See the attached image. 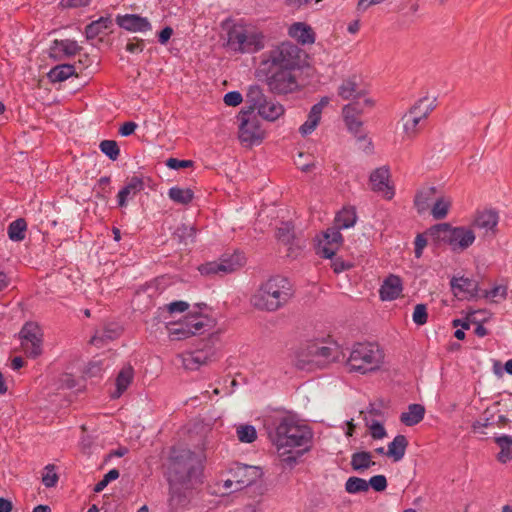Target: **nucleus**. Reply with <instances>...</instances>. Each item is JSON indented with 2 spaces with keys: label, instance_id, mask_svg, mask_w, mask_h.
<instances>
[{
  "label": "nucleus",
  "instance_id": "obj_1",
  "mask_svg": "<svg viewBox=\"0 0 512 512\" xmlns=\"http://www.w3.org/2000/svg\"><path fill=\"white\" fill-rule=\"evenodd\" d=\"M269 439L278 451L284 450L281 456L290 454L293 448L303 447L308 450L313 434L311 429L300 423L293 415H278L267 420Z\"/></svg>",
  "mask_w": 512,
  "mask_h": 512
},
{
  "label": "nucleus",
  "instance_id": "obj_2",
  "mask_svg": "<svg viewBox=\"0 0 512 512\" xmlns=\"http://www.w3.org/2000/svg\"><path fill=\"white\" fill-rule=\"evenodd\" d=\"M293 284L286 277L275 275L262 282L250 297L252 307L263 312H276L294 297Z\"/></svg>",
  "mask_w": 512,
  "mask_h": 512
},
{
  "label": "nucleus",
  "instance_id": "obj_3",
  "mask_svg": "<svg viewBox=\"0 0 512 512\" xmlns=\"http://www.w3.org/2000/svg\"><path fill=\"white\" fill-rule=\"evenodd\" d=\"M213 446L208 438H204L195 451L185 448H174L168 466L169 480L177 483L189 481L199 470L206 459V450Z\"/></svg>",
  "mask_w": 512,
  "mask_h": 512
},
{
  "label": "nucleus",
  "instance_id": "obj_4",
  "mask_svg": "<svg viewBox=\"0 0 512 512\" xmlns=\"http://www.w3.org/2000/svg\"><path fill=\"white\" fill-rule=\"evenodd\" d=\"M344 358L339 346L334 342H311L297 353L296 365L299 369L313 371L326 368Z\"/></svg>",
  "mask_w": 512,
  "mask_h": 512
},
{
  "label": "nucleus",
  "instance_id": "obj_5",
  "mask_svg": "<svg viewBox=\"0 0 512 512\" xmlns=\"http://www.w3.org/2000/svg\"><path fill=\"white\" fill-rule=\"evenodd\" d=\"M426 235L436 245H448L455 253L467 250L475 242L476 236L471 227H453L449 223H440L430 227Z\"/></svg>",
  "mask_w": 512,
  "mask_h": 512
},
{
  "label": "nucleus",
  "instance_id": "obj_6",
  "mask_svg": "<svg viewBox=\"0 0 512 512\" xmlns=\"http://www.w3.org/2000/svg\"><path fill=\"white\" fill-rule=\"evenodd\" d=\"M263 33L252 25L234 24L227 33V47L237 53H254L264 48Z\"/></svg>",
  "mask_w": 512,
  "mask_h": 512
},
{
  "label": "nucleus",
  "instance_id": "obj_7",
  "mask_svg": "<svg viewBox=\"0 0 512 512\" xmlns=\"http://www.w3.org/2000/svg\"><path fill=\"white\" fill-rule=\"evenodd\" d=\"M384 360V353L375 343L364 342L353 345L347 364L351 371L362 374L378 370Z\"/></svg>",
  "mask_w": 512,
  "mask_h": 512
},
{
  "label": "nucleus",
  "instance_id": "obj_8",
  "mask_svg": "<svg viewBox=\"0 0 512 512\" xmlns=\"http://www.w3.org/2000/svg\"><path fill=\"white\" fill-rule=\"evenodd\" d=\"M301 52L298 46L283 42L264 54L259 70L299 68Z\"/></svg>",
  "mask_w": 512,
  "mask_h": 512
},
{
  "label": "nucleus",
  "instance_id": "obj_9",
  "mask_svg": "<svg viewBox=\"0 0 512 512\" xmlns=\"http://www.w3.org/2000/svg\"><path fill=\"white\" fill-rule=\"evenodd\" d=\"M262 477V471L257 466H250L240 463L233 464L227 477L222 481L223 493H233L240 491Z\"/></svg>",
  "mask_w": 512,
  "mask_h": 512
},
{
  "label": "nucleus",
  "instance_id": "obj_10",
  "mask_svg": "<svg viewBox=\"0 0 512 512\" xmlns=\"http://www.w3.org/2000/svg\"><path fill=\"white\" fill-rule=\"evenodd\" d=\"M299 68L259 70L266 77L269 89L276 94H288L299 88L296 71Z\"/></svg>",
  "mask_w": 512,
  "mask_h": 512
},
{
  "label": "nucleus",
  "instance_id": "obj_11",
  "mask_svg": "<svg viewBox=\"0 0 512 512\" xmlns=\"http://www.w3.org/2000/svg\"><path fill=\"white\" fill-rule=\"evenodd\" d=\"M434 109V101L428 97L418 100L402 117L403 132L407 139H414L420 132V124Z\"/></svg>",
  "mask_w": 512,
  "mask_h": 512
},
{
  "label": "nucleus",
  "instance_id": "obj_12",
  "mask_svg": "<svg viewBox=\"0 0 512 512\" xmlns=\"http://www.w3.org/2000/svg\"><path fill=\"white\" fill-rule=\"evenodd\" d=\"M239 120V140L241 143L250 147L262 142L264 131L260 127L258 118L251 114L249 110H242L238 115Z\"/></svg>",
  "mask_w": 512,
  "mask_h": 512
},
{
  "label": "nucleus",
  "instance_id": "obj_13",
  "mask_svg": "<svg viewBox=\"0 0 512 512\" xmlns=\"http://www.w3.org/2000/svg\"><path fill=\"white\" fill-rule=\"evenodd\" d=\"M42 331L37 323L27 322L20 331L21 345L25 353L36 358L42 353Z\"/></svg>",
  "mask_w": 512,
  "mask_h": 512
},
{
  "label": "nucleus",
  "instance_id": "obj_14",
  "mask_svg": "<svg viewBox=\"0 0 512 512\" xmlns=\"http://www.w3.org/2000/svg\"><path fill=\"white\" fill-rule=\"evenodd\" d=\"M499 214L494 210H483L477 212L473 221L472 229L482 231L484 238H494L498 232Z\"/></svg>",
  "mask_w": 512,
  "mask_h": 512
},
{
  "label": "nucleus",
  "instance_id": "obj_15",
  "mask_svg": "<svg viewBox=\"0 0 512 512\" xmlns=\"http://www.w3.org/2000/svg\"><path fill=\"white\" fill-rule=\"evenodd\" d=\"M371 189L382 194L388 200L394 196L393 186L390 185V171L387 166L379 167L370 174Z\"/></svg>",
  "mask_w": 512,
  "mask_h": 512
},
{
  "label": "nucleus",
  "instance_id": "obj_16",
  "mask_svg": "<svg viewBox=\"0 0 512 512\" xmlns=\"http://www.w3.org/2000/svg\"><path fill=\"white\" fill-rule=\"evenodd\" d=\"M337 95L345 101L362 99L367 95L366 89L356 75L343 79L337 88Z\"/></svg>",
  "mask_w": 512,
  "mask_h": 512
},
{
  "label": "nucleus",
  "instance_id": "obj_17",
  "mask_svg": "<svg viewBox=\"0 0 512 512\" xmlns=\"http://www.w3.org/2000/svg\"><path fill=\"white\" fill-rule=\"evenodd\" d=\"M338 227L328 228L323 234V240L319 243V254L324 258H332L342 243V235Z\"/></svg>",
  "mask_w": 512,
  "mask_h": 512
},
{
  "label": "nucleus",
  "instance_id": "obj_18",
  "mask_svg": "<svg viewBox=\"0 0 512 512\" xmlns=\"http://www.w3.org/2000/svg\"><path fill=\"white\" fill-rule=\"evenodd\" d=\"M329 102V97L325 96L322 97L318 103L311 107L307 116V120L299 127V133L303 137H306L315 131L320 123L322 112L324 108L328 106Z\"/></svg>",
  "mask_w": 512,
  "mask_h": 512
},
{
  "label": "nucleus",
  "instance_id": "obj_19",
  "mask_svg": "<svg viewBox=\"0 0 512 512\" xmlns=\"http://www.w3.org/2000/svg\"><path fill=\"white\" fill-rule=\"evenodd\" d=\"M214 352L212 350H195L179 355L183 367L187 370H197L202 365L211 361Z\"/></svg>",
  "mask_w": 512,
  "mask_h": 512
},
{
  "label": "nucleus",
  "instance_id": "obj_20",
  "mask_svg": "<svg viewBox=\"0 0 512 512\" xmlns=\"http://www.w3.org/2000/svg\"><path fill=\"white\" fill-rule=\"evenodd\" d=\"M450 285L454 295L457 297L470 299L478 296V283L472 279L453 277Z\"/></svg>",
  "mask_w": 512,
  "mask_h": 512
},
{
  "label": "nucleus",
  "instance_id": "obj_21",
  "mask_svg": "<svg viewBox=\"0 0 512 512\" xmlns=\"http://www.w3.org/2000/svg\"><path fill=\"white\" fill-rule=\"evenodd\" d=\"M116 23L121 28L131 32H146L152 28L147 18L136 14L118 15Z\"/></svg>",
  "mask_w": 512,
  "mask_h": 512
},
{
  "label": "nucleus",
  "instance_id": "obj_22",
  "mask_svg": "<svg viewBox=\"0 0 512 512\" xmlns=\"http://www.w3.org/2000/svg\"><path fill=\"white\" fill-rule=\"evenodd\" d=\"M437 197V189L434 186H423L415 195L414 205L418 213H424L432 206V201Z\"/></svg>",
  "mask_w": 512,
  "mask_h": 512
},
{
  "label": "nucleus",
  "instance_id": "obj_23",
  "mask_svg": "<svg viewBox=\"0 0 512 512\" xmlns=\"http://www.w3.org/2000/svg\"><path fill=\"white\" fill-rule=\"evenodd\" d=\"M288 35L303 45L312 44L315 41L313 29L303 22L293 23L288 29Z\"/></svg>",
  "mask_w": 512,
  "mask_h": 512
},
{
  "label": "nucleus",
  "instance_id": "obj_24",
  "mask_svg": "<svg viewBox=\"0 0 512 512\" xmlns=\"http://www.w3.org/2000/svg\"><path fill=\"white\" fill-rule=\"evenodd\" d=\"M402 292V281L400 277L396 275L388 276L381 288H380V297L384 301H391L399 297Z\"/></svg>",
  "mask_w": 512,
  "mask_h": 512
},
{
  "label": "nucleus",
  "instance_id": "obj_25",
  "mask_svg": "<svg viewBox=\"0 0 512 512\" xmlns=\"http://www.w3.org/2000/svg\"><path fill=\"white\" fill-rule=\"evenodd\" d=\"M218 263L220 264L222 274L225 276L242 268L245 264V257L242 253L235 251L232 254H223L218 259Z\"/></svg>",
  "mask_w": 512,
  "mask_h": 512
},
{
  "label": "nucleus",
  "instance_id": "obj_26",
  "mask_svg": "<svg viewBox=\"0 0 512 512\" xmlns=\"http://www.w3.org/2000/svg\"><path fill=\"white\" fill-rule=\"evenodd\" d=\"M144 189V182L141 178L133 176L130 178L125 187L118 193V205L126 206L127 199L135 196Z\"/></svg>",
  "mask_w": 512,
  "mask_h": 512
},
{
  "label": "nucleus",
  "instance_id": "obj_27",
  "mask_svg": "<svg viewBox=\"0 0 512 512\" xmlns=\"http://www.w3.org/2000/svg\"><path fill=\"white\" fill-rule=\"evenodd\" d=\"M374 105V100L367 95L362 99L351 100L342 108V116L360 117L365 108H373Z\"/></svg>",
  "mask_w": 512,
  "mask_h": 512
},
{
  "label": "nucleus",
  "instance_id": "obj_28",
  "mask_svg": "<svg viewBox=\"0 0 512 512\" xmlns=\"http://www.w3.org/2000/svg\"><path fill=\"white\" fill-rule=\"evenodd\" d=\"M408 446V440L404 435H397L392 442L388 444L386 456L392 458L394 462H398L403 459L406 449Z\"/></svg>",
  "mask_w": 512,
  "mask_h": 512
},
{
  "label": "nucleus",
  "instance_id": "obj_29",
  "mask_svg": "<svg viewBox=\"0 0 512 512\" xmlns=\"http://www.w3.org/2000/svg\"><path fill=\"white\" fill-rule=\"evenodd\" d=\"M82 47L75 40H55L51 46V56L57 57L58 53H63L67 57L76 55Z\"/></svg>",
  "mask_w": 512,
  "mask_h": 512
},
{
  "label": "nucleus",
  "instance_id": "obj_30",
  "mask_svg": "<svg viewBox=\"0 0 512 512\" xmlns=\"http://www.w3.org/2000/svg\"><path fill=\"white\" fill-rule=\"evenodd\" d=\"M257 111L262 118L268 121H275L284 114L283 106L273 99H267Z\"/></svg>",
  "mask_w": 512,
  "mask_h": 512
},
{
  "label": "nucleus",
  "instance_id": "obj_31",
  "mask_svg": "<svg viewBox=\"0 0 512 512\" xmlns=\"http://www.w3.org/2000/svg\"><path fill=\"white\" fill-rule=\"evenodd\" d=\"M425 408L421 404H410L408 410L400 416V421L406 426H414L422 421Z\"/></svg>",
  "mask_w": 512,
  "mask_h": 512
},
{
  "label": "nucleus",
  "instance_id": "obj_32",
  "mask_svg": "<svg viewBox=\"0 0 512 512\" xmlns=\"http://www.w3.org/2000/svg\"><path fill=\"white\" fill-rule=\"evenodd\" d=\"M122 329L117 324H108L104 326V328L100 331H97L95 335L91 338V343L99 346V344H103L106 340H113L118 338L121 335Z\"/></svg>",
  "mask_w": 512,
  "mask_h": 512
},
{
  "label": "nucleus",
  "instance_id": "obj_33",
  "mask_svg": "<svg viewBox=\"0 0 512 512\" xmlns=\"http://www.w3.org/2000/svg\"><path fill=\"white\" fill-rule=\"evenodd\" d=\"M267 99L268 98L259 86H250L246 93V103L248 104L247 110L251 111V114H253V112L258 110Z\"/></svg>",
  "mask_w": 512,
  "mask_h": 512
},
{
  "label": "nucleus",
  "instance_id": "obj_34",
  "mask_svg": "<svg viewBox=\"0 0 512 512\" xmlns=\"http://www.w3.org/2000/svg\"><path fill=\"white\" fill-rule=\"evenodd\" d=\"M350 465L354 471L362 472L375 465L372 454L368 451H359L351 455Z\"/></svg>",
  "mask_w": 512,
  "mask_h": 512
},
{
  "label": "nucleus",
  "instance_id": "obj_35",
  "mask_svg": "<svg viewBox=\"0 0 512 512\" xmlns=\"http://www.w3.org/2000/svg\"><path fill=\"white\" fill-rule=\"evenodd\" d=\"M435 202L431 206V215L436 220L444 219L451 207L452 200L450 197L445 195H437Z\"/></svg>",
  "mask_w": 512,
  "mask_h": 512
},
{
  "label": "nucleus",
  "instance_id": "obj_36",
  "mask_svg": "<svg viewBox=\"0 0 512 512\" xmlns=\"http://www.w3.org/2000/svg\"><path fill=\"white\" fill-rule=\"evenodd\" d=\"M112 26L111 17H101L86 26L85 34L88 40L94 39Z\"/></svg>",
  "mask_w": 512,
  "mask_h": 512
},
{
  "label": "nucleus",
  "instance_id": "obj_37",
  "mask_svg": "<svg viewBox=\"0 0 512 512\" xmlns=\"http://www.w3.org/2000/svg\"><path fill=\"white\" fill-rule=\"evenodd\" d=\"M73 75L77 76L76 67L72 64L57 65L48 73V77L52 82H63Z\"/></svg>",
  "mask_w": 512,
  "mask_h": 512
},
{
  "label": "nucleus",
  "instance_id": "obj_38",
  "mask_svg": "<svg viewBox=\"0 0 512 512\" xmlns=\"http://www.w3.org/2000/svg\"><path fill=\"white\" fill-rule=\"evenodd\" d=\"M133 379V368L131 366L124 367L116 378V391L113 398H118L128 388Z\"/></svg>",
  "mask_w": 512,
  "mask_h": 512
},
{
  "label": "nucleus",
  "instance_id": "obj_39",
  "mask_svg": "<svg viewBox=\"0 0 512 512\" xmlns=\"http://www.w3.org/2000/svg\"><path fill=\"white\" fill-rule=\"evenodd\" d=\"M357 215L353 207L343 208L335 218V225L339 229H347L356 223Z\"/></svg>",
  "mask_w": 512,
  "mask_h": 512
},
{
  "label": "nucleus",
  "instance_id": "obj_40",
  "mask_svg": "<svg viewBox=\"0 0 512 512\" xmlns=\"http://www.w3.org/2000/svg\"><path fill=\"white\" fill-rule=\"evenodd\" d=\"M169 337L172 340H181L196 334L189 326H186V319L183 322L171 323L167 326Z\"/></svg>",
  "mask_w": 512,
  "mask_h": 512
},
{
  "label": "nucleus",
  "instance_id": "obj_41",
  "mask_svg": "<svg viewBox=\"0 0 512 512\" xmlns=\"http://www.w3.org/2000/svg\"><path fill=\"white\" fill-rule=\"evenodd\" d=\"M496 444L500 448V452L497 455L498 461L506 463L512 459V437L511 436H500L495 438Z\"/></svg>",
  "mask_w": 512,
  "mask_h": 512
},
{
  "label": "nucleus",
  "instance_id": "obj_42",
  "mask_svg": "<svg viewBox=\"0 0 512 512\" xmlns=\"http://www.w3.org/2000/svg\"><path fill=\"white\" fill-rule=\"evenodd\" d=\"M27 228L26 221L23 218H19L8 227V236L12 241H21L25 238V231Z\"/></svg>",
  "mask_w": 512,
  "mask_h": 512
},
{
  "label": "nucleus",
  "instance_id": "obj_43",
  "mask_svg": "<svg viewBox=\"0 0 512 512\" xmlns=\"http://www.w3.org/2000/svg\"><path fill=\"white\" fill-rule=\"evenodd\" d=\"M168 194L171 200L183 205L190 203L193 199V191L189 188L172 187Z\"/></svg>",
  "mask_w": 512,
  "mask_h": 512
},
{
  "label": "nucleus",
  "instance_id": "obj_44",
  "mask_svg": "<svg viewBox=\"0 0 512 512\" xmlns=\"http://www.w3.org/2000/svg\"><path fill=\"white\" fill-rule=\"evenodd\" d=\"M345 490L350 494L367 492L369 490V483L359 477H350L345 483Z\"/></svg>",
  "mask_w": 512,
  "mask_h": 512
},
{
  "label": "nucleus",
  "instance_id": "obj_45",
  "mask_svg": "<svg viewBox=\"0 0 512 512\" xmlns=\"http://www.w3.org/2000/svg\"><path fill=\"white\" fill-rule=\"evenodd\" d=\"M344 122L350 132L355 134L359 141L367 140L366 135L362 134L363 122L359 117L343 116Z\"/></svg>",
  "mask_w": 512,
  "mask_h": 512
},
{
  "label": "nucleus",
  "instance_id": "obj_46",
  "mask_svg": "<svg viewBox=\"0 0 512 512\" xmlns=\"http://www.w3.org/2000/svg\"><path fill=\"white\" fill-rule=\"evenodd\" d=\"M174 236L177 237L180 242L185 244L189 241L193 242L196 237V228L192 225L182 224L176 229Z\"/></svg>",
  "mask_w": 512,
  "mask_h": 512
},
{
  "label": "nucleus",
  "instance_id": "obj_47",
  "mask_svg": "<svg viewBox=\"0 0 512 512\" xmlns=\"http://www.w3.org/2000/svg\"><path fill=\"white\" fill-rule=\"evenodd\" d=\"M363 419L366 426L369 428L371 437L373 439H383L386 437V430L378 420L370 419L367 415H365Z\"/></svg>",
  "mask_w": 512,
  "mask_h": 512
},
{
  "label": "nucleus",
  "instance_id": "obj_48",
  "mask_svg": "<svg viewBox=\"0 0 512 512\" xmlns=\"http://www.w3.org/2000/svg\"><path fill=\"white\" fill-rule=\"evenodd\" d=\"M236 433L239 441L243 443H252L257 438L256 429L252 425H239Z\"/></svg>",
  "mask_w": 512,
  "mask_h": 512
},
{
  "label": "nucleus",
  "instance_id": "obj_49",
  "mask_svg": "<svg viewBox=\"0 0 512 512\" xmlns=\"http://www.w3.org/2000/svg\"><path fill=\"white\" fill-rule=\"evenodd\" d=\"M99 148L109 159L115 161L119 157L120 149L116 141L103 140L100 142Z\"/></svg>",
  "mask_w": 512,
  "mask_h": 512
},
{
  "label": "nucleus",
  "instance_id": "obj_50",
  "mask_svg": "<svg viewBox=\"0 0 512 512\" xmlns=\"http://www.w3.org/2000/svg\"><path fill=\"white\" fill-rule=\"evenodd\" d=\"M198 270L202 275H205V276H210V277H213V276L223 277L224 276V274H222L221 267H220V264L218 263V260L202 264L199 266Z\"/></svg>",
  "mask_w": 512,
  "mask_h": 512
},
{
  "label": "nucleus",
  "instance_id": "obj_51",
  "mask_svg": "<svg viewBox=\"0 0 512 512\" xmlns=\"http://www.w3.org/2000/svg\"><path fill=\"white\" fill-rule=\"evenodd\" d=\"M58 482V475L55 472V466L49 464L44 468L42 473V483L45 487H54Z\"/></svg>",
  "mask_w": 512,
  "mask_h": 512
},
{
  "label": "nucleus",
  "instance_id": "obj_52",
  "mask_svg": "<svg viewBox=\"0 0 512 512\" xmlns=\"http://www.w3.org/2000/svg\"><path fill=\"white\" fill-rule=\"evenodd\" d=\"M276 237L284 244H290L294 238L293 226L290 223H283L277 229Z\"/></svg>",
  "mask_w": 512,
  "mask_h": 512
},
{
  "label": "nucleus",
  "instance_id": "obj_53",
  "mask_svg": "<svg viewBox=\"0 0 512 512\" xmlns=\"http://www.w3.org/2000/svg\"><path fill=\"white\" fill-rule=\"evenodd\" d=\"M208 319L200 315H190L186 317V326L199 333L206 325Z\"/></svg>",
  "mask_w": 512,
  "mask_h": 512
},
{
  "label": "nucleus",
  "instance_id": "obj_54",
  "mask_svg": "<svg viewBox=\"0 0 512 512\" xmlns=\"http://www.w3.org/2000/svg\"><path fill=\"white\" fill-rule=\"evenodd\" d=\"M412 318H413V321L417 325H424L428 319L426 305L425 304H417L414 308Z\"/></svg>",
  "mask_w": 512,
  "mask_h": 512
},
{
  "label": "nucleus",
  "instance_id": "obj_55",
  "mask_svg": "<svg viewBox=\"0 0 512 512\" xmlns=\"http://www.w3.org/2000/svg\"><path fill=\"white\" fill-rule=\"evenodd\" d=\"M118 477L119 471L117 469L110 470L104 475L103 479L95 485L94 491L96 493L101 492L111 481L116 480Z\"/></svg>",
  "mask_w": 512,
  "mask_h": 512
},
{
  "label": "nucleus",
  "instance_id": "obj_56",
  "mask_svg": "<svg viewBox=\"0 0 512 512\" xmlns=\"http://www.w3.org/2000/svg\"><path fill=\"white\" fill-rule=\"evenodd\" d=\"M367 482L377 492H382L387 488V479L384 475H375Z\"/></svg>",
  "mask_w": 512,
  "mask_h": 512
},
{
  "label": "nucleus",
  "instance_id": "obj_57",
  "mask_svg": "<svg viewBox=\"0 0 512 512\" xmlns=\"http://www.w3.org/2000/svg\"><path fill=\"white\" fill-rule=\"evenodd\" d=\"M223 101L227 106L236 107L242 103L243 97L240 92L231 91L224 95Z\"/></svg>",
  "mask_w": 512,
  "mask_h": 512
},
{
  "label": "nucleus",
  "instance_id": "obj_58",
  "mask_svg": "<svg viewBox=\"0 0 512 512\" xmlns=\"http://www.w3.org/2000/svg\"><path fill=\"white\" fill-rule=\"evenodd\" d=\"M507 294L506 286H496L490 291H485L484 296L491 299H505Z\"/></svg>",
  "mask_w": 512,
  "mask_h": 512
},
{
  "label": "nucleus",
  "instance_id": "obj_59",
  "mask_svg": "<svg viewBox=\"0 0 512 512\" xmlns=\"http://www.w3.org/2000/svg\"><path fill=\"white\" fill-rule=\"evenodd\" d=\"M166 165L171 169L188 168V167L193 166V161L169 158L166 162Z\"/></svg>",
  "mask_w": 512,
  "mask_h": 512
},
{
  "label": "nucleus",
  "instance_id": "obj_60",
  "mask_svg": "<svg viewBox=\"0 0 512 512\" xmlns=\"http://www.w3.org/2000/svg\"><path fill=\"white\" fill-rule=\"evenodd\" d=\"M414 244H415V250H414L415 257L420 258L422 256L424 248L427 245V239L425 238L424 235L418 234L415 238Z\"/></svg>",
  "mask_w": 512,
  "mask_h": 512
},
{
  "label": "nucleus",
  "instance_id": "obj_61",
  "mask_svg": "<svg viewBox=\"0 0 512 512\" xmlns=\"http://www.w3.org/2000/svg\"><path fill=\"white\" fill-rule=\"evenodd\" d=\"M75 386V379L71 374H62L58 379V388H73Z\"/></svg>",
  "mask_w": 512,
  "mask_h": 512
},
{
  "label": "nucleus",
  "instance_id": "obj_62",
  "mask_svg": "<svg viewBox=\"0 0 512 512\" xmlns=\"http://www.w3.org/2000/svg\"><path fill=\"white\" fill-rule=\"evenodd\" d=\"M332 269L335 273L339 274L345 270H348L352 267L350 262H346L340 258H336L332 262Z\"/></svg>",
  "mask_w": 512,
  "mask_h": 512
},
{
  "label": "nucleus",
  "instance_id": "obj_63",
  "mask_svg": "<svg viewBox=\"0 0 512 512\" xmlns=\"http://www.w3.org/2000/svg\"><path fill=\"white\" fill-rule=\"evenodd\" d=\"M189 305L185 301H175L167 305L169 313L184 312L188 309Z\"/></svg>",
  "mask_w": 512,
  "mask_h": 512
},
{
  "label": "nucleus",
  "instance_id": "obj_64",
  "mask_svg": "<svg viewBox=\"0 0 512 512\" xmlns=\"http://www.w3.org/2000/svg\"><path fill=\"white\" fill-rule=\"evenodd\" d=\"M91 0H61L60 5L63 8H77L89 5Z\"/></svg>",
  "mask_w": 512,
  "mask_h": 512
}]
</instances>
